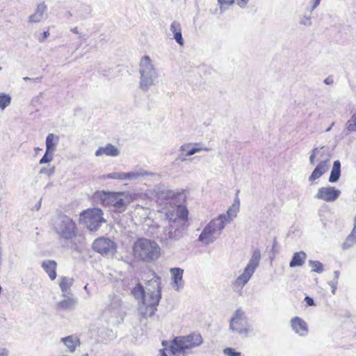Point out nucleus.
<instances>
[{"instance_id":"2eb2a0df","label":"nucleus","mask_w":356,"mask_h":356,"mask_svg":"<svg viewBox=\"0 0 356 356\" xmlns=\"http://www.w3.org/2000/svg\"><path fill=\"white\" fill-rule=\"evenodd\" d=\"M172 276V287L179 291L184 287V282L183 280L184 270L180 268H172L170 270Z\"/></svg>"},{"instance_id":"4468645a","label":"nucleus","mask_w":356,"mask_h":356,"mask_svg":"<svg viewBox=\"0 0 356 356\" xmlns=\"http://www.w3.org/2000/svg\"><path fill=\"white\" fill-rule=\"evenodd\" d=\"M329 156H327L325 159L318 162L316 167L314 168L311 175L309 176V181L313 182L316 179H319L329 170Z\"/></svg>"},{"instance_id":"603ef678","label":"nucleus","mask_w":356,"mask_h":356,"mask_svg":"<svg viewBox=\"0 0 356 356\" xmlns=\"http://www.w3.org/2000/svg\"><path fill=\"white\" fill-rule=\"evenodd\" d=\"M160 356H168L166 353V349L163 348L159 350Z\"/></svg>"},{"instance_id":"37998d69","label":"nucleus","mask_w":356,"mask_h":356,"mask_svg":"<svg viewBox=\"0 0 356 356\" xmlns=\"http://www.w3.org/2000/svg\"><path fill=\"white\" fill-rule=\"evenodd\" d=\"M70 31L75 34H78L79 39H86V35H81V33L79 31L77 26L71 28Z\"/></svg>"},{"instance_id":"6e6d98bb","label":"nucleus","mask_w":356,"mask_h":356,"mask_svg":"<svg viewBox=\"0 0 356 356\" xmlns=\"http://www.w3.org/2000/svg\"><path fill=\"white\" fill-rule=\"evenodd\" d=\"M41 201H42V199L40 200L38 204L35 206L37 210H39L41 207Z\"/></svg>"},{"instance_id":"a18cd8bd","label":"nucleus","mask_w":356,"mask_h":356,"mask_svg":"<svg viewBox=\"0 0 356 356\" xmlns=\"http://www.w3.org/2000/svg\"><path fill=\"white\" fill-rule=\"evenodd\" d=\"M305 301L307 303V305H309V306H314V301L313 298H310L309 296H306L305 298Z\"/></svg>"},{"instance_id":"412c9836","label":"nucleus","mask_w":356,"mask_h":356,"mask_svg":"<svg viewBox=\"0 0 356 356\" xmlns=\"http://www.w3.org/2000/svg\"><path fill=\"white\" fill-rule=\"evenodd\" d=\"M74 279L70 277H61L59 280V287L61 291V296H65L67 294H72L71 287L74 284Z\"/></svg>"},{"instance_id":"79ce46f5","label":"nucleus","mask_w":356,"mask_h":356,"mask_svg":"<svg viewBox=\"0 0 356 356\" xmlns=\"http://www.w3.org/2000/svg\"><path fill=\"white\" fill-rule=\"evenodd\" d=\"M328 284L332 288V293L335 294L336 290L337 289L338 281L337 280L330 281L328 282Z\"/></svg>"},{"instance_id":"a19ab883","label":"nucleus","mask_w":356,"mask_h":356,"mask_svg":"<svg viewBox=\"0 0 356 356\" xmlns=\"http://www.w3.org/2000/svg\"><path fill=\"white\" fill-rule=\"evenodd\" d=\"M320 152L319 149H313L311 152V155L309 156V163L310 164L313 165L315 162V158L316 157V155Z\"/></svg>"},{"instance_id":"2f4dec72","label":"nucleus","mask_w":356,"mask_h":356,"mask_svg":"<svg viewBox=\"0 0 356 356\" xmlns=\"http://www.w3.org/2000/svg\"><path fill=\"white\" fill-rule=\"evenodd\" d=\"M11 103V97L8 94L0 93V108L4 110Z\"/></svg>"},{"instance_id":"f704fd0d","label":"nucleus","mask_w":356,"mask_h":356,"mask_svg":"<svg viewBox=\"0 0 356 356\" xmlns=\"http://www.w3.org/2000/svg\"><path fill=\"white\" fill-rule=\"evenodd\" d=\"M54 152H53L51 150L48 151L47 149H46L44 156L40 160V162H39L40 164H44V163H49L50 161H51L53 159V157H54Z\"/></svg>"},{"instance_id":"4d7b16f0","label":"nucleus","mask_w":356,"mask_h":356,"mask_svg":"<svg viewBox=\"0 0 356 356\" xmlns=\"http://www.w3.org/2000/svg\"><path fill=\"white\" fill-rule=\"evenodd\" d=\"M23 79H24V81H32V79H32V78H30V77H27V76H26V77H24Z\"/></svg>"},{"instance_id":"9b49d317","label":"nucleus","mask_w":356,"mask_h":356,"mask_svg":"<svg viewBox=\"0 0 356 356\" xmlns=\"http://www.w3.org/2000/svg\"><path fill=\"white\" fill-rule=\"evenodd\" d=\"M92 248L101 254L113 255L115 252L116 245L111 239L102 237L93 242Z\"/></svg>"},{"instance_id":"cd10ccee","label":"nucleus","mask_w":356,"mask_h":356,"mask_svg":"<svg viewBox=\"0 0 356 356\" xmlns=\"http://www.w3.org/2000/svg\"><path fill=\"white\" fill-rule=\"evenodd\" d=\"M170 225L168 229H165V236L166 238L170 239H178L181 236V231L177 228L178 224H173L169 222Z\"/></svg>"},{"instance_id":"69168bd1","label":"nucleus","mask_w":356,"mask_h":356,"mask_svg":"<svg viewBox=\"0 0 356 356\" xmlns=\"http://www.w3.org/2000/svg\"><path fill=\"white\" fill-rule=\"evenodd\" d=\"M1 70H2V67H0V71H1Z\"/></svg>"},{"instance_id":"c9c22d12","label":"nucleus","mask_w":356,"mask_h":356,"mask_svg":"<svg viewBox=\"0 0 356 356\" xmlns=\"http://www.w3.org/2000/svg\"><path fill=\"white\" fill-rule=\"evenodd\" d=\"M107 178L113 179H119V180H126L125 172H112L109 173L106 176Z\"/></svg>"},{"instance_id":"bf43d9fd","label":"nucleus","mask_w":356,"mask_h":356,"mask_svg":"<svg viewBox=\"0 0 356 356\" xmlns=\"http://www.w3.org/2000/svg\"><path fill=\"white\" fill-rule=\"evenodd\" d=\"M84 289H85L86 291H88V284H86V285L84 286Z\"/></svg>"},{"instance_id":"393cba45","label":"nucleus","mask_w":356,"mask_h":356,"mask_svg":"<svg viewBox=\"0 0 356 356\" xmlns=\"http://www.w3.org/2000/svg\"><path fill=\"white\" fill-rule=\"evenodd\" d=\"M355 244H356V216L354 218L353 228L342 244V248L343 250H347L353 247Z\"/></svg>"},{"instance_id":"f03ea898","label":"nucleus","mask_w":356,"mask_h":356,"mask_svg":"<svg viewBox=\"0 0 356 356\" xmlns=\"http://www.w3.org/2000/svg\"><path fill=\"white\" fill-rule=\"evenodd\" d=\"M203 343L202 335L197 332L191 333L186 336L175 337L170 346L171 356H186L187 350L197 348Z\"/></svg>"},{"instance_id":"0e129e2a","label":"nucleus","mask_w":356,"mask_h":356,"mask_svg":"<svg viewBox=\"0 0 356 356\" xmlns=\"http://www.w3.org/2000/svg\"><path fill=\"white\" fill-rule=\"evenodd\" d=\"M330 129H331V127H329L328 129H327V130H326V131H330Z\"/></svg>"},{"instance_id":"c03bdc74","label":"nucleus","mask_w":356,"mask_h":356,"mask_svg":"<svg viewBox=\"0 0 356 356\" xmlns=\"http://www.w3.org/2000/svg\"><path fill=\"white\" fill-rule=\"evenodd\" d=\"M193 148H200V149H202V151H206V152H209L211 149L209 147H203L200 143H193Z\"/></svg>"},{"instance_id":"4c0bfd02","label":"nucleus","mask_w":356,"mask_h":356,"mask_svg":"<svg viewBox=\"0 0 356 356\" xmlns=\"http://www.w3.org/2000/svg\"><path fill=\"white\" fill-rule=\"evenodd\" d=\"M299 23L305 26H310L312 25V18L310 15H305L300 18Z\"/></svg>"},{"instance_id":"1a4fd4ad","label":"nucleus","mask_w":356,"mask_h":356,"mask_svg":"<svg viewBox=\"0 0 356 356\" xmlns=\"http://www.w3.org/2000/svg\"><path fill=\"white\" fill-rule=\"evenodd\" d=\"M229 330L233 332L245 337L250 332V329L248 317L241 308H238L233 314L229 321Z\"/></svg>"},{"instance_id":"6e6552de","label":"nucleus","mask_w":356,"mask_h":356,"mask_svg":"<svg viewBox=\"0 0 356 356\" xmlns=\"http://www.w3.org/2000/svg\"><path fill=\"white\" fill-rule=\"evenodd\" d=\"M225 227L223 222L215 218L204 227L198 241L205 245L213 243L221 235Z\"/></svg>"},{"instance_id":"3c124183","label":"nucleus","mask_w":356,"mask_h":356,"mask_svg":"<svg viewBox=\"0 0 356 356\" xmlns=\"http://www.w3.org/2000/svg\"><path fill=\"white\" fill-rule=\"evenodd\" d=\"M320 2H321V0H314L313 6L311 9V12H312L319 5Z\"/></svg>"},{"instance_id":"5701e85b","label":"nucleus","mask_w":356,"mask_h":356,"mask_svg":"<svg viewBox=\"0 0 356 356\" xmlns=\"http://www.w3.org/2000/svg\"><path fill=\"white\" fill-rule=\"evenodd\" d=\"M42 268L48 274L51 280H54L56 277V267L57 264L54 260H46L42 262Z\"/></svg>"},{"instance_id":"b1692460","label":"nucleus","mask_w":356,"mask_h":356,"mask_svg":"<svg viewBox=\"0 0 356 356\" xmlns=\"http://www.w3.org/2000/svg\"><path fill=\"white\" fill-rule=\"evenodd\" d=\"M170 29L173 33L174 39L179 45L182 46L184 44V39L182 38L180 24L177 21L172 22Z\"/></svg>"},{"instance_id":"6ab92c4d","label":"nucleus","mask_w":356,"mask_h":356,"mask_svg":"<svg viewBox=\"0 0 356 356\" xmlns=\"http://www.w3.org/2000/svg\"><path fill=\"white\" fill-rule=\"evenodd\" d=\"M62 297L63 300L57 303L58 309L62 310H72L75 307L77 300L74 297L73 294H67Z\"/></svg>"},{"instance_id":"e433bc0d","label":"nucleus","mask_w":356,"mask_h":356,"mask_svg":"<svg viewBox=\"0 0 356 356\" xmlns=\"http://www.w3.org/2000/svg\"><path fill=\"white\" fill-rule=\"evenodd\" d=\"M134 212L137 214H142L145 218L148 216L149 214V209L146 207H143L142 206H140L139 204H137L135 207Z\"/></svg>"},{"instance_id":"dca6fc26","label":"nucleus","mask_w":356,"mask_h":356,"mask_svg":"<svg viewBox=\"0 0 356 356\" xmlns=\"http://www.w3.org/2000/svg\"><path fill=\"white\" fill-rule=\"evenodd\" d=\"M291 325L292 330L299 336L305 337L308 334L309 330L307 323L298 316L291 318Z\"/></svg>"},{"instance_id":"864d4df0","label":"nucleus","mask_w":356,"mask_h":356,"mask_svg":"<svg viewBox=\"0 0 356 356\" xmlns=\"http://www.w3.org/2000/svg\"><path fill=\"white\" fill-rule=\"evenodd\" d=\"M339 275H340L339 271V270H335L334 272V280H338Z\"/></svg>"},{"instance_id":"09e8293b","label":"nucleus","mask_w":356,"mask_h":356,"mask_svg":"<svg viewBox=\"0 0 356 356\" xmlns=\"http://www.w3.org/2000/svg\"><path fill=\"white\" fill-rule=\"evenodd\" d=\"M324 83L326 85H331L333 83V79L331 76H327L326 79H325Z\"/></svg>"},{"instance_id":"423d86ee","label":"nucleus","mask_w":356,"mask_h":356,"mask_svg":"<svg viewBox=\"0 0 356 356\" xmlns=\"http://www.w3.org/2000/svg\"><path fill=\"white\" fill-rule=\"evenodd\" d=\"M261 260V252L259 250H254L243 272L233 282L232 287L234 290H241L248 282L256 269L259 266Z\"/></svg>"},{"instance_id":"f257e3e1","label":"nucleus","mask_w":356,"mask_h":356,"mask_svg":"<svg viewBox=\"0 0 356 356\" xmlns=\"http://www.w3.org/2000/svg\"><path fill=\"white\" fill-rule=\"evenodd\" d=\"M147 278L146 290L140 283L131 289V294L138 301L139 312L145 318L154 314L161 298V277L154 271H151Z\"/></svg>"},{"instance_id":"ddd939ff","label":"nucleus","mask_w":356,"mask_h":356,"mask_svg":"<svg viewBox=\"0 0 356 356\" xmlns=\"http://www.w3.org/2000/svg\"><path fill=\"white\" fill-rule=\"evenodd\" d=\"M188 214V210L185 207L179 206L175 210L168 212L165 216L169 222L178 224L179 219L182 220H187Z\"/></svg>"},{"instance_id":"de8ad7c7","label":"nucleus","mask_w":356,"mask_h":356,"mask_svg":"<svg viewBox=\"0 0 356 356\" xmlns=\"http://www.w3.org/2000/svg\"><path fill=\"white\" fill-rule=\"evenodd\" d=\"M49 36V32L48 31H44L42 35V38L39 39L40 42H43L44 39Z\"/></svg>"},{"instance_id":"7ed1b4c3","label":"nucleus","mask_w":356,"mask_h":356,"mask_svg":"<svg viewBox=\"0 0 356 356\" xmlns=\"http://www.w3.org/2000/svg\"><path fill=\"white\" fill-rule=\"evenodd\" d=\"M139 87L143 92H147L156 84L159 72L149 56L141 58L139 65Z\"/></svg>"},{"instance_id":"a211bd4d","label":"nucleus","mask_w":356,"mask_h":356,"mask_svg":"<svg viewBox=\"0 0 356 356\" xmlns=\"http://www.w3.org/2000/svg\"><path fill=\"white\" fill-rule=\"evenodd\" d=\"M64 346L66 347L68 352L73 353L77 347L80 346L79 338L76 335H70L63 337L60 339Z\"/></svg>"},{"instance_id":"7c9ffc66","label":"nucleus","mask_w":356,"mask_h":356,"mask_svg":"<svg viewBox=\"0 0 356 356\" xmlns=\"http://www.w3.org/2000/svg\"><path fill=\"white\" fill-rule=\"evenodd\" d=\"M152 173L148 172L143 169L136 171L125 172L126 180H136L145 176L152 175Z\"/></svg>"},{"instance_id":"9d476101","label":"nucleus","mask_w":356,"mask_h":356,"mask_svg":"<svg viewBox=\"0 0 356 356\" xmlns=\"http://www.w3.org/2000/svg\"><path fill=\"white\" fill-rule=\"evenodd\" d=\"M80 220L90 231H96L105 222L103 212L100 209L92 208L83 211Z\"/></svg>"},{"instance_id":"4be33fe9","label":"nucleus","mask_w":356,"mask_h":356,"mask_svg":"<svg viewBox=\"0 0 356 356\" xmlns=\"http://www.w3.org/2000/svg\"><path fill=\"white\" fill-rule=\"evenodd\" d=\"M47 10V6L44 2L38 5L35 13L29 17V22L38 23L44 18V14Z\"/></svg>"},{"instance_id":"052dcab7","label":"nucleus","mask_w":356,"mask_h":356,"mask_svg":"<svg viewBox=\"0 0 356 356\" xmlns=\"http://www.w3.org/2000/svg\"><path fill=\"white\" fill-rule=\"evenodd\" d=\"M180 159H181V161H186V159H185V158H180Z\"/></svg>"},{"instance_id":"680f3d73","label":"nucleus","mask_w":356,"mask_h":356,"mask_svg":"<svg viewBox=\"0 0 356 356\" xmlns=\"http://www.w3.org/2000/svg\"><path fill=\"white\" fill-rule=\"evenodd\" d=\"M44 170H45L44 169H42V170H40V173H43V172H44Z\"/></svg>"},{"instance_id":"c756f323","label":"nucleus","mask_w":356,"mask_h":356,"mask_svg":"<svg viewBox=\"0 0 356 356\" xmlns=\"http://www.w3.org/2000/svg\"><path fill=\"white\" fill-rule=\"evenodd\" d=\"M193 143H186L184 145H182L180 147L179 151L183 152V155L185 156H190L193 154H195L197 152H200L202 151V149L200 148H193Z\"/></svg>"},{"instance_id":"72a5a7b5","label":"nucleus","mask_w":356,"mask_h":356,"mask_svg":"<svg viewBox=\"0 0 356 356\" xmlns=\"http://www.w3.org/2000/svg\"><path fill=\"white\" fill-rule=\"evenodd\" d=\"M314 149H317L320 150V152L316 155L317 160L323 161L325 159L327 156H329V163H330L331 155L329 153L328 150L325 148V147H315Z\"/></svg>"},{"instance_id":"49530a36","label":"nucleus","mask_w":356,"mask_h":356,"mask_svg":"<svg viewBox=\"0 0 356 356\" xmlns=\"http://www.w3.org/2000/svg\"><path fill=\"white\" fill-rule=\"evenodd\" d=\"M249 0H237V4L241 8H245L248 4Z\"/></svg>"},{"instance_id":"8fccbe9b","label":"nucleus","mask_w":356,"mask_h":356,"mask_svg":"<svg viewBox=\"0 0 356 356\" xmlns=\"http://www.w3.org/2000/svg\"><path fill=\"white\" fill-rule=\"evenodd\" d=\"M8 351L6 348H0V356H8Z\"/></svg>"},{"instance_id":"bb28decb","label":"nucleus","mask_w":356,"mask_h":356,"mask_svg":"<svg viewBox=\"0 0 356 356\" xmlns=\"http://www.w3.org/2000/svg\"><path fill=\"white\" fill-rule=\"evenodd\" d=\"M341 176V163L339 160L334 162L333 166L329 177V182L335 183L337 182Z\"/></svg>"},{"instance_id":"f8f14e48","label":"nucleus","mask_w":356,"mask_h":356,"mask_svg":"<svg viewBox=\"0 0 356 356\" xmlns=\"http://www.w3.org/2000/svg\"><path fill=\"white\" fill-rule=\"evenodd\" d=\"M341 193L340 190L334 186H322L318 189L314 197L327 202H332L339 198Z\"/></svg>"},{"instance_id":"e2e57ef3","label":"nucleus","mask_w":356,"mask_h":356,"mask_svg":"<svg viewBox=\"0 0 356 356\" xmlns=\"http://www.w3.org/2000/svg\"><path fill=\"white\" fill-rule=\"evenodd\" d=\"M81 356H89L88 353L83 354Z\"/></svg>"},{"instance_id":"20e7f679","label":"nucleus","mask_w":356,"mask_h":356,"mask_svg":"<svg viewBox=\"0 0 356 356\" xmlns=\"http://www.w3.org/2000/svg\"><path fill=\"white\" fill-rule=\"evenodd\" d=\"M133 252L136 258L150 262L159 257L160 247L154 241L141 238L134 243Z\"/></svg>"},{"instance_id":"13d9d810","label":"nucleus","mask_w":356,"mask_h":356,"mask_svg":"<svg viewBox=\"0 0 356 356\" xmlns=\"http://www.w3.org/2000/svg\"><path fill=\"white\" fill-rule=\"evenodd\" d=\"M166 344H167V341H163L162 342V345H163V346H166Z\"/></svg>"},{"instance_id":"aec40b11","label":"nucleus","mask_w":356,"mask_h":356,"mask_svg":"<svg viewBox=\"0 0 356 356\" xmlns=\"http://www.w3.org/2000/svg\"><path fill=\"white\" fill-rule=\"evenodd\" d=\"M96 156L106 155L108 156H117L120 154V151L114 145L108 143L105 147H99L95 152Z\"/></svg>"},{"instance_id":"a878e982","label":"nucleus","mask_w":356,"mask_h":356,"mask_svg":"<svg viewBox=\"0 0 356 356\" xmlns=\"http://www.w3.org/2000/svg\"><path fill=\"white\" fill-rule=\"evenodd\" d=\"M306 257V253L303 251L294 253L289 263V266L294 268L302 266L305 261Z\"/></svg>"},{"instance_id":"c85d7f7f","label":"nucleus","mask_w":356,"mask_h":356,"mask_svg":"<svg viewBox=\"0 0 356 356\" xmlns=\"http://www.w3.org/2000/svg\"><path fill=\"white\" fill-rule=\"evenodd\" d=\"M59 142V137L54 134H49L46 138V149L56 151V147Z\"/></svg>"},{"instance_id":"58836bf2","label":"nucleus","mask_w":356,"mask_h":356,"mask_svg":"<svg viewBox=\"0 0 356 356\" xmlns=\"http://www.w3.org/2000/svg\"><path fill=\"white\" fill-rule=\"evenodd\" d=\"M225 355L227 356H241V353L236 352L234 348H226L223 350Z\"/></svg>"},{"instance_id":"ea45409f","label":"nucleus","mask_w":356,"mask_h":356,"mask_svg":"<svg viewBox=\"0 0 356 356\" xmlns=\"http://www.w3.org/2000/svg\"><path fill=\"white\" fill-rule=\"evenodd\" d=\"M234 0H218V3L220 5V10L222 12L225 6H230L233 4Z\"/></svg>"},{"instance_id":"39448f33","label":"nucleus","mask_w":356,"mask_h":356,"mask_svg":"<svg viewBox=\"0 0 356 356\" xmlns=\"http://www.w3.org/2000/svg\"><path fill=\"white\" fill-rule=\"evenodd\" d=\"M95 198L104 206H113L117 211L122 213L130 204L131 195L127 193L99 191L95 193Z\"/></svg>"},{"instance_id":"f3484780","label":"nucleus","mask_w":356,"mask_h":356,"mask_svg":"<svg viewBox=\"0 0 356 356\" xmlns=\"http://www.w3.org/2000/svg\"><path fill=\"white\" fill-rule=\"evenodd\" d=\"M238 211V206H236L235 204H234L228 209L225 213L220 214L217 218L226 225L230 224L234 220L237 216Z\"/></svg>"},{"instance_id":"0eeeda50","label":"nucleus","mask_w":356,"mask_h":356,"mask_svg":"<svg viewBox=\"0 0 356 356\" xmlns=\"http://www.w3.org/2000/svg\"><path fill=\"white\" fill-rule=\"evenodd\" d=\"M53 227L60 238L70 240L76 236L75 222L65 215H60L54 218Z\"/></svg>"},{"instance_id":"473e14b6","label":"nucleus","mask_w":356,"mask_h":356,"mask_svg":"<svg viewBox=\"0 0 356 356\" xmlns=\"http://www.w3.org/2000/svg\"><path fill=\"white\" fill-rule=\"evenodd\" d=\"M308 264L312 268L313 272L321 273L323 271V265L318 261L309 260Z\"/></svg>"},{"instance_id":"5fc2aeb1","label":"nucleus","mask_w":356,"mask_h":356,"mask_svg":"<svg viewBox=\"0 0 356 356\" xmlns=\"http://www.w3.org/2000/svg\"><path fill=\"white\" fill-rule=\"evenodd\" d=\"M41 77H36L33 79L32 81H35V83H40L41 81Z\"/></svg>"}]
</instances>
